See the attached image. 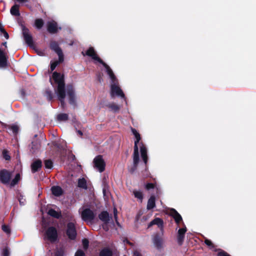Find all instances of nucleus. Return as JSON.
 Here are the masks:
<instances>
[{
    "label": "nucleus",
    "mask_w": 256,
    "mask_h": 256,
    "mask_svg": "<svg viewBox=\"0 0 256 256\" xmlns=\"http://www.w3.org/2000/svg\"><path fill=\"white\" fill-rule=\"evenodd\" d=\"M74 256H86L85 253L82 250H78Z\"/></svg>",
    "instance_id": "obj_48"
},
{
    "label": "nucleus",
    "mask_w": 256,
    "mask_h": 256,
    "mask_svg": "<svg viewBox=\"0 0 256 256\" xmlns=\"http://www.w3.org/2000/svg\"><path fill=\"white\" fill-rule=\"evenodd\" d=\"M56 93H57V95H58V100L60 102L61 106L62 107V108H64L65 107V105H66L65 102H64V99L66 98V90L58 92Z\"/></svg>",
    "instance_id": "obj_23"
},
{
    "label": "nucleus",
    "mask_w": 256,
    "mask_h": 256,
    "mask_svg": "<svg viewBox=\"0 0 256 256\" xmlns=\"http://www.w3.org/2000/svg\"><path fill=\"white\" fill-rule=\"evenodd\" d=\"M47 239L52 242H55L58 237V230L54 226H50L46 231Z\"/></svg>",
    "instance_id": "obj_4"
},
{
    "label": "nucleus",
    "mask_w": 256,
    "mask_h": 256,
    "mask_svg": "<svg viewBox=\"0 0 256 256\" xmlns=\"http://www.w3.org/2000/svg\"><path fill=\"white\" fill-rule=\"evenodd\" d=\"M44 165L46 168L51 169L53 167V162L50 160H44Z\"/></svg>",
    "instance_id": "obj_34"
},
{
    "label": "nucleus",
    "mask_w": 256,
    "mask_h": 256,
    "mask_svg": "<svg viewBox=\"0 0 256 256\" xmlns=\"http://www.w3.org/2000/svg\"><path fill=\"white\" fill-rule=\"evenodd\" d=\"M34 25L38 29H41L44 25V22L42 18H37L35 20Z\"/></svg>",
    "instance_id": "obj_32"
},
{
    "label": "nucleus",
    "mask_w": 256,
    "mask_h": 256,
    "mask_svg": "<svg viewBox=\"0 0 256 256\" xmlns=\"http://www.w3.org/2000/svg\"><path fill=\"white\" fill-rule=\"evenodd\" d=\"M108 106L114 112H118L120 110L119 106L114 103L108 104Z\"/></svg>",
    "instance_id": "obj_37"
},
{
    "label": "nucleus",
    "mask_w": 256,
    "mask_h": 256,
    "mask_svg": "<svg viewBox=\"0 0 256 256\" xmlns=\"http://www.w3.org/2000/svg\"><path fill=\"white\" fill-rule=\"evenodd\" d=\"M131 130L136 138V140L134 141V154L136 156L137 154V153H139L138 144L139 143L140 141L141 140V137L140 134L137 132V130L135 128H132Z\"/></svg>",
    "instance_id": "obj_11"
},
{
    "label": "nucleus",
    "mask_w": 256,
    "mask_h": 256,
    "mask_svg": "<svg viewBox=\"0 0 256 256\" xmlns=\"http://www.w3.org/2000/svg\"><path fill=\"white\" fill-rule=\"evenodd\" d=\"M156 224L162 230H163L164 222L163 220L159 218H156L151 221L148 225V228H150L153 225Z\"/></svg>",
    "instance_id": "obj_19"
},
{
    "label": "nucleus",
    "mask_w": 256,
    "mask_h": 256,
    "mask_svg": "<svg viewBox=\"0 0 256 256\" xmlns=\"http://www.w3.org/2000/svg\"><path fill=\"white\" fill-rule=\"evenodd\" d=\"M113 252L108 247H104L101 250L99 253V256H112Z\"/></svg>",
    "instance_id": "obj_21"
},
{
    "label": "nucleus",
    "mask_w": 256,
    "mask_h": 256,
    "mask_svg": "<svg viewBox=\"0 0 256 256\" xmlns=\"http://www.w3.org/2000/svg\"><path fill=\"white\" fill-rule=\"evenodd\" d=\"M52 78L54 82L58 84L56 92L65 91L64 76L57 72L52 73Z\"/></svg>",
    "instance_id": "obj_1"
},
{
    "label": "nucleus",
    "mask_w": 256,
    "mask_h": 256,
    "mask_svg": "<svg viewBox=\"0 0 256 256\" xmlns=\"http://www.w3.org/2000/svg\"><path fill=\"white\" fill-rule=\"evenodd\" d=\"M114 218L116 219V220L117 221V210L116 208H114ZM117 222V224L118 225L119 224L118 222Z\"/></svg>",
    "instance_id": "obj_52"
},
{
    "label": "nucleus",
    "mask_w": 256,
    "mask_h": 256,
    "mask_svg": "<svg viewBox=\"0 0 256 256\" xmlns=\"http://www.w3.org/2000/svg\"><path fill=\"white\" fill-rule=\"evenodd\" d=\"M2 33L4 34V36L6 39H8L9 38V35L6 30Z\"/></svg>",
    "instance_id": "obj_53"
},
{
    "label": "nucleus",
    "mask_w": 256,
    "mask_h": 256,
    "mask_svg": "<svg viewBox=\"0 0 256 256\" xmlns=\"http://www.w3.org/2000/svg\"><path fill=\"white\" fill-rule=\"evenodd\" d=\"M141 144L142 146H140L141 156L145 164H146L148 160L147 155V149L142 143H141Z\"/></svg>",
    "instance_id": "obj_20"
},
{
    "label": "nucleus",
    "mask_w": 256,
    "mask_h": 256,
    "mask_svg": "<svg viewBox=\"0 0 256 256\" xmlns=\"http://www.w3.org/2000/svg\"><path fill=\"white\" fill-rule=\"evenodd\" d=\"M48 31L50 34H55L58 32V25L54 22H48L47 23Z\"/></svg>",
    "instance_id": "obj_18"
},
{
    "label": "nucleus",
    "mask_w": 256,
    "mask_h": 256,
    "mask_svg": "<svg viewBox=\"0 0 256 256\" xmlns=\"http://www.w3.org/2000/svg\"><path fill=\"white\" fill-rule=\"evenodd\" d=\"M110 78L111 80V81H112V84H118V80H117L116 76L114 75V74L113 75L110 76Z\"/></svg>",
    "instance_id": "obj_47"
},
{
    "label": "nucleus",
    "mask_w": 256,
    "mask_h": 256,
    "mask_svg": "<svg viewBox=\"0 0 256 256\" xmlns=\"http://www.w3.org/2000/svg\"><path fill=\"white\" fill-rule=\"evenodd\" d=\"M110 218L107 211H102L98 214L100 220L106 224H108L110 222Z\"/></svg>",
    "instance_id": "obj_17"
},
{
    "label": "nucleus",
    "mask_w": 256,
    "mask_h": 256,
    "mask_svg": "<svg viewBox=\"0 0 256 256\" xmlns=\"http://www.w3.org/2000/svg\"><path fill=\"white\" fill-rule=\"evenodd\" d=\"M216 251H218L217 256H230L228 252L222 249L218 248L216 250Z\"/></svg>",
    "instance_id": "obj_40"
},
{
    "label": "nucleus",
    "mask_w": 256,
    "mask_h": 256,
    "mask_svg": "<svg viewBox=\"0 0 256 256\" xmlns=\"http://www.w3.org/2000/svg\"><path fill=\"white\" fill-rule=\"evenodd\" d=\"M133 194L135 198H137L138 199H139L140 200L141 202H142L144 196L142 192L134 190Z\"/></svg>",
    "instance_id": "obj_35"
},
{
    "label": "nucleus",
    "mask_w": 256,
    "mask_h": 256,
    "mask_svg": "<svg viewBox=\"0 0 256 256\" xmlns=\"http://www.w3.org/2000/svg\"><path fill=\"white\" fill-rule=\"evenodd\" d=\"M82 243L84 250H86L89 246V241L87 238H84L82 240Z\"/></svg>",
    "instance_id": "obj_43"
},
{
    "label": "nucleus",
    "mask_w": 256,
    "mask_h": 256,
    "mask_svg": "<svg viewBox=\"0 0 256 256\" xmlns=\"http://www.w3.org/2000/svg\"><path fill=\"white\" fill-rule=\"evenodd\" d=\"M2 256H10V252L8 248L3 249Z\"/></svg>",
    "instance_id": "obj_49"
},
{
    "label": "nucleus",
    "mask_w": 256,
    "mask_h": 256,
    "mask_svg": "<svg viewBox=\"0 0 256 256\" xmlns=\"http://www.w3.org/2000/svg\"><path fill=\"white\" fill-rule=\"evenodd\" d=\"M12 172L6 169L0 170V181L4 184H8L12 178Z\"/></svg>",
    "instance_id": "obj_5"
},
{
    "label": "nucleus",
    "mask_w": 256,
    "mask_h": 256,
    "mask_svg": "<svg viewBox=\"0 0 256 256\" xmlns=\"http://www.w3.org/2000/svg\"><path fill=\"white\" fill-rule=\"evenodd\" d=\"M40 148V144L38 142L34 141L32 142L30 151L32 154L34 153Z\"/></svg>",
    "instance_id": "obj_31"
},
{
    "label": "nucleus",
    "mask_w": 256,
    "mask_h": 256,
    "mask_svg": "<svg viewBox=\"0 0 256 256\" xmlns=\"http://www.w3.org/2000/svg\"><path fill=\"white\" fill-rule=\"evenodd\" d=\"M140 161L139 153H137L136 156L134 152L133 154V166L128 169V171L130 174H133L136 170L138 162Z\"/></svg>",
    "instance_id": "obj_16"
},
{
    "label": "nucleus",
    "mask_w": 256,
    "mask_h": 256,
    "mask_svg": "<svg viewBox=\"0 0 256 256\" xmlns=\"http://www.w3.org/2000/svg\"><path fill=\"white\" fill-rule=\"evenodd\" d=\"M186 230L187 229L186 226L178 230L177 236V240L178 245L182 246V244Z\"/></svg>",
    "instance_id": "obj_12"
},
{
    "label": "nucleus",
    "mask_w": 256,
    "mask_h": 256,
    "mask_svg": "<svg viewBox=\"0 0 256 256\" xmlns=\"http://www.w3.org/2000/svg\"><path fill=\"white\" fill-rule=\"evenodd\" d=\"M56 54L58 56V60H56V61L58 62V64H60V63H62L64 61V56L62 51H61L58 53H56Z\"/></svg>",
    "instance_id": "obj_38"
},
{
    "label": "nucleus",
    "mask_w": 256,
    "mask_h": 256,
    "mask_svg": "<svg viewBox=\"0 0 256 256\" xmlns=\"http://www.w3.org/2000/svg\"><path fill=\"white\" fill-rule=\"evenodd\" d=\"M19 202H20V203L21 205H24V202H22V200L21 199H19Z\"/></svg>",
    "instance_id": "obj_59"
},
{
    "label": "nucleus",
    "mask_w": 256,
    "mask_h": 256,
    "mask_svg": "<svg viewBox=\"0 0 256 256\" xmlns=\"http://www.w3.org/2000/svg\"><path fill=\"white\" fill-rule=\"evenodd\" d=\"M42 162L40 159H37L31 164V170L32 173L36 172L40 170L42 167Z\"/></svg>",
    "instance_id": "obj_15"
},
{
    "label": "nucleus",
    "mask_w": 256,
    "mask_h": 256,
    "mask_svg": "<svg viewBox=\"0 0 256 256\" xmlns=\"http://www.w3.org/2000/svg\"><path fill=\"white\" fill-rule=\"evenodd\" d=\"M163 238L159 234H155L153 238V243L157 249L160 250L162 248Z\"/></svg>",
    "instance_id": "obj_13"
},
{
    "label": "nucleus",
    "mask_w": 256,
    "mask_h": 256,
    "mask_svg": "<svg viewBox=\"0 0 256 256\" xmlns=\"http://www.w3.org/2000/svg\"><path fill=\"white\" fill-rule=\"evenodd\" d=\"M2 154L4 158L6 160H8L10 159V156L8 154L6 150H4L2 152Z\"/></svg>",
    "instance_id": "obj_50"
},
{
    "label": "nucleus",
    "mask_w": 256,
    "mask_h": 256,
    "mask_svg": "<svg viewBox=\"0 0 256 256\" xmlns=\"http://www.w3.org/2000/svg\"><path fill=\"white\" fill-rule=\"evenodd\" d=\"M2 230L8 234H10L11 232L10 228L6 224H2Z\"/></svg>",
    "instance_id": "obj_39"
},
{
    "label": "nucleus",
    "mask_w": 256,
    "mask_h": 256,
    "mask_svg": "<svg viewBox=\"0 0 256 256\" xmlns=\"http://www.w3.org/2000/svg\"><path fill=\"white\" fill-rule=\"evenodd\" d=\"M6 30H4V28L3 26H2V24L0 23V32H4Z\"/></svg>",
    "instance_id": "obj_55"
},
{
    "label": "nucleus",
    "mask_w": 256,
    "mask_h": 256,
    "mask_svg": "<svg viewBox=\"0 0 256 256\" xmlns=\"http://www.w3.org/2000/svg\"><path fill=\"white\" fill-rule=\"evenodd\" d=\"M82 54H85L91 57L93 60L98 61L99 63L103 62V60L97 55L94 48L93 47H90L86 52L85 54L82 52Z\"/></svg>",
    "instance_id": "obj_10"
},
{
    "label": "nucleus",
    "mask_w": 256,
    "mask_h": 256,
    "mask_svg": "<svg viewBox=\"0 0 256 256\" xmlns=\"http://www.w3.org/2000/svg\"><path fill=\"white\" fill-rule=\"evenodd\" d=\"M50 48L52 50L54 51L56 53H58L62 51V50L58 46V42L54 40H52L50 42Z\"/></svg>",
    "instance_id": "obj_22"
},
{
    "label": "nucleus",
    "mask_w": 256,
    "mask_h": 256,
    "mask_svg": "<svg viewBox=\"0 0 256 256\" xmlns=\"http://www.w3.org/2000/svg\"><path fill=\"white\" fill-rule=\"evenodd\" d=\"M204 243L210 249L215 248L214 244L210 240L206 238L204 240Z\"/></svg>",
    "instance_id": "obj_41"
},
{
    "label": "nucleus",
    "mask_w": 256,
    "mask_h": 256,
    "mask_svg": "<svg viewBox=\"0 0 256 256\" xmlns=\"http://www.w3.org/2000/svg\"><path fill=\"white\" fill-rule=\"evenodd\" d=\"M6 44H7L6 42H2V46H4L6 48V47H7V46H6Z\"/></svg>",
    "instance_id": "obj_58"
},
{
    "label": "nucleus",
    "mask_w": 256,
    "mask_h": 256,
    "mask_svg": "<svg viewBox=\"0 0 256 256\" xmlns=\"http://www.w3.org/2000/svg\"><path fill=\"white\" fill-rule=\"evenodd\" d=\"M100 64H102L104 67V68H106V72L109 76H110L114 74V73L113 72V71L110 68L104 61H103V62L100 63Z\"/></svg>",
    "instance_id": "obj_33"
},
{
    "label": "nucleus",
    "mask_w": 256,
    "mask_h": 256,
    "mask_svg": "<svg viewBox=\"0 0 256 256\" xmlns=\"http://www.w3.org/2000/svg\"><path fill=\"white\" fill-rule=\"evenodd\" d=\"M20 6L18 4H14L12 6L10 10V12L12 15L14 16H20Z\"/></svg>",
    "instance_id": "obj_26"
},
{
    "label": "nucleus",
    "mask_w": 256,
    "mask_h": 256,
    "mask_svg": "<svg viewBox=\"0 0 256 256\" xmlns=\"http://www.w3.org/2000/svg\"><path fill=\"white\" fill-rule=\"evenodd\" d=\"M103 192L104 194V192H105V190H103Z\"/></svg>",
    "instance_id": "obj_62"
},
{
    "label": "nucleus",
    "mask_w": 256,
    "mask_h": 256,
    "mask_svg": "<svg viewBox=\"0 0 256 256\" xmlns=\"http://www.w3.org/2000/svg\"><path fill=\"white\" fill-rule=\"evenodd\" d=\"M22 34L25 42L30 48L34 47L33 38L28 28L24 25H22Z\"/></svg>",
    "instance_id": "obj_2"
},
{
    "label": "nucleus",
    "mask_w": 256,
    "mask_h": 256,
    "mask_svg": "<svg viewBox=\"0 0 256 256\" xmlns=\"http://www.w3.org/2000/svg\"><path fill=\"white\" fill-rule=\"evenodd\" d=\"M19 202H20V203L21 205H24V202H22V200L21 199H19Z\"/></svg>",
    "instance_id": "obj_60"
},
{
    "label": "nucleus",
    "mask_w": 256,
    "mask_h": 256,
    "mask_svg": "<svg viewBox=\"0 0 256 256\" xmlns=\"http://www.w3.org/2000/svg\"><path fill=\"white\" fill-rule=\"evenodd\" d=\"M128 243L130 245H132V244L130 242H128Z\"/></svg>",
    "instance_id": "obj_61"
},
{
    "label": "nucleus",
    "mask_w": 256,
    "mask_h": 256,
    "mask_svg": "<svg viewBox=\"0 0 256 256\" xmlns=\"http://www.w3.org/2000/svg\"><path fill=\"white\" fill-rule=\"evenodd\" d=\"M82 218L85 222H91L94 219L95 214L89 208H85L82 212Z\"/></svg>",
    "instance_id": "obj_9"
},
{
    "label": "nucleus",
    "mask_w": 256,
    "mask_h": 256,
    "mask_svg": "<svg viewBox=\"0 0 256 256\" xmlns=\"http://www.w3.org/2000/svg\"><path fill=\"white\" fill-rule=\"evenodd\" d=\"M66 234L68 238L74 240L77 236V232L75 224L72 222H69L66 225Z\"/></svg>",
    "instance_id": "obj_3"
},
{
    "label": "nucleus",
    "mask_w": 256,
    "mask_h": 256,
    "mask_svg": "<svg viewBox=\"0 0 256 256\" xmlns=\"http://www.w3.org/2000/svg\"><path fill=\"white\" fill-rule=\"evenodd\" d=\"M134 256H142L141 254L139 252H138L137 250H136V251L134 252Z\"/></svg>",
    "instance_id": "obj_54"
},
{
    "label": "nucleus",
    "mask_w": 256,
    "mask_h": 256,
    "mask_svg": "<svg viewBox=\"0 0 256 256\" xmlns=\"http://www.w3.org/2000/svg\"><path fill=\"white\" fill-rule=\"evenodd\" d=\"M46 97L49 101H51L53 98V94L50 90H46Z\"/></svg>",
    "instance_id": "obj_45"
},
{
    "label": "nucleus",
    "mask_w": 256,
    "mask_h": 256,
    "mask_svg": "<svg viewBox=\"0 0 256 256\" xmlns=\"http://www.w3.org/2000/svg\"><path fill=\"white\" fill-rule=\"evenodd\" d=\"M110 95L112 97L114 96H120L122 98H124L125 96L122 90L118 86V84H112L110 85Z\"/></svg>",
    "instance_id": "obj_8"
},
{
    "label": "nucleus",
    "mask_w": 256,
    "mask_h": 256,
    "mask_svg": "<svg viewBox=\"0 0 256 256\" xmlns=\"http://www.w3.org/2000/svg\"><path fill=\"white\" fill-rule=\"evenodd\" d=\"M102 228H103L106 230V231H108V226L107 224H104V225L102 226Z\"/></svg>",
    "instance_id": "obj_56"
},
{
    "label": "nucleus",
    "mask_w": 256,
    "mask_h": 256,
    "mask_svg": "<svg viewBox=\"0 0 256 256\" xmlns=\"http://www.w3.org/2000/svg\"><path fill=\"white\" fill-rule=\"evenodd\" d=\"M58 64V62L56 61H51L50 63V70H49V72L52 73Z\"/></svg>",
    "instance_id": "obj_36"
},
{
    "label": "nucleus",
    "mask_w": 256,
    "mask_h": 256,
    "mask_svg": "<svg viewBox=\"0 0 256 256\" xmlns=\"http://www.w3.org/2000/svg\"><path fill=\"white\" fill-rule=\"evenodd\" d=\"M48 214L50 216L58 219L60 218L62 216V213L60 211L56 212L53 208H50L48 210Z\"/></svg>",
    "instance_id": "obj_27"
},
{
    "label": "nucleus",
    "mask_w": 256,
    "mask_h": 256,
    "mask_svg": "<svg viewBox=\"0 0 256 256\" xmlns=\"http://www.w3.org/2000/svg\"><path fill=\"white\" fill-rule=\"evenodd\" d=\"M66 92L68 98V101L70 104L76 106V96L74 90L72 85L68 84L67 86Z\"/></svg>",
    "instance_id": "obj_6"
},
{
    "label": "nucleus",
    "mask_w": 256,
    "mask_h": 256,
    "mask_svg": "<svg viewBox=\"0 0 256 256\" xmlns=\"http://www.w3.org/2000/svg\"><path fill=\"white\" fill-rule=\"evenodd\" d=\"M64 250L62 248L58 250L56 252L54 256H64Z\"/></svg>",
    "instance_id": "obj_46"
},
{
    "label": "nucleus",
    "mask_w": 256,
    "mask_h": 256,
    "mask_svg": "<svg viewBox=\"0 0 256 256\" xmlns=\"http://www.w3.org/2000/svg\"><path fill=\"white\" fill-rule=\"evenodd\" d=\"M20 174H16L14 178L10 182V187L12 188L15 186L16 184H17L18 182L20 180Z\"/></svg>",
    "instance_id": "obj_29"
},
{
    "label": "nucleus",
    "mask_w": 256,
    "mask_h": 256,
    "mask_svg": "<svg viewBox=\"0 0 256 256\" xmlns=\"http://www.w3.org/2000/svg\"><path fill=\"white\" fill-rule=\"evenodd\" d=\"M52 194L56 196H59L62 194L63 190L59 186H53L51 188Z\"/></svg>",
    "instance_id": "obj_24"
},
{
    "label": "nucleus",
    "mask_w": 256,
    "mask_h": 256,
    "mask_svg": "<svg viewBox=\"0 0 256 256\" xmlns=\"http://www.w3.org/2000/svg\"><path fill=\"white\" fill-rule=\"evenodd\" d=\"M156 186V184L153 183H148L145 185V188L149 190L151 189H154Z\"/></svg>",
    "instance_id": "obj_44"
},
{
    "label": "nucleus",
    "mask_w": 256,
    "mask_h": 256,
    "mask_svg": "<svg viewBox=\"0 0 256 256\" xmlns=\"http://www.w3.org/2000/svg\"><path fill=\"white\" fill-rule=\"evenodd\" d=\"M97 79L99 82L101 83L103 81L102 74V73H98L96 74Z\"/></svg>",
    "instance_id": "obj_51"
},
{
    "label": "nucleus",
    "mask_w": 256,
    "mask_h": 256,
    "mask_svg": "<svg viewBox=\"0 0 256 256\" xmlns=\"http://www.w3.org/2000/svg\"><path fill=\"white\" fill-rule=\"evenodd\" d=\"M56 119L59 122H65L68 120V115L64 113H60L58 114Z\"/></svg>",
    "instance_id": "obj_30"
},
{
    "label": "nucleus",
    "mask_w": 256,
    "mask_h": 256,
    "mask_svg": "<svg viewBox=\"0 0 256 256\" xmlns=\"http://www.w3.org/2000/svg\"><path fill=\"white\" fill-rule=\"evenodd\" d=\"M9 128H10L14 134H16L19 130L18 126L16 124H12L10 126H9Z\"/></svg>",
    "instance_id": "obj_42"
},
{
    "label": "nucleus",
    "mask_w": 256,
    "mask_h": 256,
    "mask_svg": "<svg viewBox=\"0 0 256 256\" xmlns=\"http://www.w3.org/2000/svg\"><path fill=\"white\" fill-rule=\"evenodd\" d=\"M94 166L102 172L105 170L106 164L101 155L96 156L94 160Z\"/></svg>",
    "instance_id": "obj_7"
},
{
    "label": "nucleus",
    "mask_w": 256,
    "mask_h": 256,
    "mask_svg": "<svg viewBox=\"0 0 256 256\" xmlns=\"http://www.w3.org/2000/svg\"><path fill=\"white\" fill-rule=\"evenodd\" d=\"M77 133L80 136H82L83 135V133H82V132L80 130H77Z\"/></svg>",
    "instance_id": "obj_57"
},
{
    "label": "nucleus",
    "mask_w": 256,
    "mask_h": 256,
    "mask_svg": "<svg viewBox=\"0 0 256 256\" xmlns=\"http://www.w3.org/2000/svg\"><path fill=\"white\" fill-rule=\"evenodd\" d=\"M78 186L84 190H86L88 188L86 180L84 178H80L78 180Z\"/></svg>",
    "instance_id": "obj_28"
},
{
    "label": "nucleus",
    "mask_w": 256,
    "mask_h": 256,
    "mask_svg": "<svg viewBox=\"0 0 256 256\" xmlns=\"http://www.w3.org/2000/svg\"><path fill=\"white\" fill-rule=\"evenodd\" d=\"M156 206V198L154 196H151L148 200L146 208L150 210L154 208Z\"/></svg>",
    "instance_id": "obj_25"
},
{
    "label": "nucleus",
    "mask_w": 256,
    "mask_h": 256,
    "mask_svg": "<svg viewBox=\"0 0 256 256\" xmlns=\"http://www.w3.org/2000/svg\"><path fill=\"white\" fill-rule=\"evenodd\" d=\"M170 215L174 218L177 224H178L182 220L180 214L174 208H170Z\"/></svg>",
    "instance_id": "obj_14"
}]
</instances>
